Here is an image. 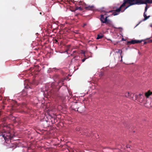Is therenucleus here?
<instances>
[{"label": "nucleus", "instance_id": "1", "mask_svg": "<svg viewBox=\"0 0 152 152\" xmlns=\"http://www.w3.org/2000/svg\"><path fill=\"white\" fill-rule=\"evenodd\" d=\"M152 3V0H124V2L119 8L116 9L113 13L115 16L118 15L119 12L124 11L129 6L134 4H147Z\"/></svg>", "mask_w": 152, "mask_h": 152}, {"label": "nucleus", "instance_id": "2", "mask_svg": "<svg viewBox=\"0 0 152 152\" xmlns=\"http://www.w3.org/2000/svg\"><path fill=\"white\" fill-rule=\"evenodd\" d=\"M0 136H2L6 143H9L12 137L9 131H6L4 130L0 131Z\"/></svg>", "mask_w": 152, "mask_h": 152}, {"label": "nucleus", "instance_id": "3", "mask_svg": "<svg viewBox=\"0 0 152 152\" xmlns=\"http://www.w3.org/2000/svg\"><path fill=\"white\" fill-rule=\"evenodd\" d=\"M145 96V97L142 94H140L139 95L137 96V100L139 102L142 103L145 106L147 104V102L148 101V99Z\"/></svg>", "mask_w": 152, "mask_h": 152}, {"label": "nucleus", "instance_id": "4", "mask_svg": "<svg viewBox=\"0 0 152 152\" xmlns=\"http://www.w3.org/2000/svg\"><path fill=\"white\" fill-rule=\"evenodd\" d=\"M152 94V92L148 91L146 92L145 94V96L148 99V101L147 102V104L145 106L147 107H152V98H149L150 96Z\"/></svg>", "mask_w": 152, "mask_h": 152}, {"label": "nucleus", "instance_id": "5", "mask_svg": "<svg viewBox=\"0 0 152 152\" xmlns=\"http://www.w3.org/2000/svg\"><path fill=\"white\" fill-rule=\"evenodd\" d=\"M125 96L126 97L132 99L134 100H135L137 99V95H134V94L131 93L129 92H128L126 93Z\"/></svg>", "mask_w": 152, "mask_h": 152}, {"label": "nucleus", "instance_id": "6", "mask_svg": "<svg viewBox=\"0 0 152 152\" xmlns=\"http://www.w3.org/2000/svg\"><path fill=\"white\" fill-rule=\"evenodd\" d=\"M147 9H148V7H147V5H146L145 7L144 12V14H143V16L144 18V19H143V20H144V21L147 20V19L149 18L150 17V15H149L148 16H147V14H146V12L147 11Z\"/></svg>", "mask_w": 152, "mask_h": 152}, {"label": "nucleus", "instance_id": "7", "mask_svg": "<svg viewBox=\"0 0 152 152\" xmlns=\"http://www.w3.org/2000/svg\"><path fill=\"white\" fill-rule=\"evenodd\" d=\"M108 17L106 16L105 18H104V15H101V18H100V20L103 23H106L107 22V18Z\"/></svg>", "mask_w": 152, "mask_h": 152}, {"label": "nucleus", "instance_id": "8", "mask_svg": "<svg viewBox=\"0 0 152 152\" xmlns=\"http://www.w3.org/2000/svg\"><path fill=\"white\" fill-rule=\"evenodd\" d=\"M105 23L107 24L110 27H113L114 28H117L114 27V26L112 21L109 20H107V22Z\"/></svg>", "mask_w": 152, "mask_h": 152}, {"label": "nucleus", "instance_id": "9", "mask_svg": "<svg viewBox=\"0 0 152 152\" xmlns=\"http://www.w3.org/2000/svg\"><path fill=\"white\" fill-rule=\"evenodd\" d=\"M77 105L78 104L77 103H75L73 105V107H72V109L75 110V111H78V109L79 108V107H77L76 108H75V107H77Z\"/></svg>", "mask_w": 152, "mask_h": 152}, {"label": "nucleus", "instance_id": "10", "mask_svg": "<svg viewBox=\"0 0 152 152\" xmlns=\"http://www.w3.org/2000/svg\"><path fill=\"white\" fill-rule=\"evenodd\" d=\"M94 8V7L93 5L91 6H89L88 7H85L86 9L90 10H93Z\"/></svg>", "mask_w": 152, "mask_h": 152}, {"label": "nucleus", "instance_id": "11", "mask_svg": "<svg viewBox=\"0 0 152 152\" xmlns=\"http://www.w3.org/2000/svg\"><path fill=\"white\" fill-rule=\"evenodd\" d=\"M129 42L132 44H134L136 43V40H132Z\"/></svg>", "mask_w": 152, "mask_h": 152}, {"label": "nucleus", "instance_id": "12", "mask_svg": "<svg viewBox=\"0 0 152 152\" xmlns=\"http://www.w3.org/2000/svg\"><path fill=\"white\" fill-rule=\"evenodd\" d=\"M103 37V36L102 35H98L96 39H99L102 38Z\"/></svg>", "mask_w": 152, "mask_h": 152}, {"label": "nucleus", "instance_id": "13", "mask_svg": "<svg viewBox=\"0 0 152 152\" xmlns=\"http://www.w3.org/2000/svg\"><path fill=\"white\" fill-rule=\"evenodd\" d=\"M116 53H119L120 55H121L122 53V51L120 50H118V51H116Z\"/></svg>", "mask_w": 152, "mask_h": 152}, {"label": "nucleus", "instance_id": "14", "mask_svg": "<svg viewBox=\"0 0 152 152\" xmlns=\"http://www.w3.org/2000/svg\"><path fill=\"white\" fill-rule=\"evenodd\" d=\"M142 41V40H136V43H139L141 42Z\"/></svg>", "mask_w": 152, "mask_h": 152}, {"label": "nucleus", "instance_id": "15", "mask_svg": "<svg viewBox=\"0 0 152 152\" xmlns=\"http://www.w3.org/2000/svg\"><path fill=\"white\" fill-rule=\"evenodd\" d=\"M103 75V73L102 72H100V74H99V75L101 76H102Z\"/></svg>", "mask_w": 152, "mask_h": 152}, {"label": "nucleus", "instance_id": "16", "mask_svg": "<svg viewBox=\"0 0 152 152\" xmlns=\"http://www.w3.org/2000/svg\"><path fill=\"white\" fill-rule=\"evenodd\" d=\"M53 70L54 71H56L57 70H58V69L56 68H54L53 69Z\"/></svg>", "mask_w": 152, "mask_h": 152}, {"label": "nucleus", "instance_id": "17", "mask_svg": "<svg viewBox=\"0 0 152 152\" xmlns=\"http://www.w3.org/2000/svg\"><path fill=\"white\" fill-rule=\"evenodd\" d=\"M76 130L77 131H79L80 130V128L79 127H77L76 129Z\"/></svg>", "mask_w": 152, "mask_h": 152}, {"label": "nucleus", "instance_id": "18", "mask_svg": "<svg viewBox=\"0 0 152 152\" xmlns=\"http://www.w3.org/2000/svg\"><path fill=\"white\" fill-rule=\"evenodd\" d=\"M86 58H84L82 60V61L83 62H84L86 60Z\"/></svg>", "mask_w": 152, "mask_h": 152}, {"label": "nucleus", "instance_id": "19", "mask_svg": "<svg viewBox=\"0 0 152 152\" xmlns=\"http://www.w3.org/2000/svg\"><path fill=\"white\" fill-rule=\"evenodd\" d=\"M127 148H130V146L129 145H127L126 146Z\"/></svg>", "mask_w": 152, "mask_h": 152}, {"label": "nucleus", "instance_id": "20", "mask_svg": "<svg viewBox=\"0 0 152 152\" xmlns=\"http://www.w3.org/2000/svg\"><path fill=\"white\" fill-rule=\"evenodd\" d=\"M120 55H121V59H122V58H123V56L121 55V54Z\"/></svg>", "mask_w": 152, "mask_h": 152}, {"label": "nucleus", "instance_id": "21", "mask_svg": "<svg viewBox=\"0 0 152 152\" xmlns=\"http://www.w3.org/2000/svg\"><path fill=\"white\" fill-rule=\"evenodd\" d=\"M28 87L25 86V88H28Z\"/></svg>", "mask_w": 152, "mask_h": 152}, {"label": "nucleus", "instance_id": "22", "mask_svg": "<svg viewBox=\"0 0 152 152\" xmlns=\"http://www.w3.org/2000/svg\"><path fill=\"white\" fill-rule=\"evenodd\" d=\"M138 53H139V54H140V52H138Z\"/></svg>", "mask_w": 152, "mask_h": 152}, {"label": "nucleus", "instance_id": "23", "mask_svg": "<svg viewBox=\"0 0 152 152\" xmlns=\"http://www.w3.org/2000/svg\"><path fill=\"white\" fill-rule=\"evenodd\" d=\"M83 54H85V52H83Z\"/></svg>", "mask_w": 152, "mask_h": 152}, {"label": "nucleus", "instance_id": "24", "mask_svg": "<svg viewBox=\"0 0 152 152\" xmlns=\"http://www.w3.org/2000/svg\"><path fill=\"white\" fill-rule=\"evenodd\" d=\"M122 61V59H121V61Z\"/></svg>", "mask_w": 152, "mask_h": 152}, {"label": "nucleus", "instance_id": "25", "mask_svg": "<svg viewBox=\"0 0 152 152\" xmlns=\"http://www.w3.org/2000/svg\"><path fill=\"white\" fill-rule=\"evenodd\" d=\"M138 24H137V25H136V26L135 27H136V26H137L138 25Z\"/></svg>", "mask_w": 152, "mask_h": 152}, {"label": "nucleus", "instance_id": "26", "mask_svg": "<svg viewBox=\"0 0 152 152\" xmlns=\"http://www.w3.org/2000/svg\"><path fill=\"white\" fill-rule=\"evenodd\" d=\"M86 25V24H84V26H85V25Z\"/></svg>", "mask_w": 152, "mask_h": 152}, {"label": "nucleus", "instance_id": "27", "mask_svg": "<svg viewBox=\"0 0 152 152\" xmlns=\"http://www.w3.org/2000/svg\"><path fill=\"white\" fill-rule=\"evenodd\" d=\"M40 14H41V12H40Z\"/></svg>", "mask_w": 152, "mask_h": 152}, {"label": "nucleus", "instance_id": "28", "mask_svg": "<svg viewBox=\"0 0 152 152\" xmlns=\"http://www.w3.org/2000/svg\"><path fill=\"white\" fill-rule=\"evenodd\" d=\"M146 43V42H144V44H145Z\"/></svg>", "mask_w": 152, "mask_h": 152}, {"label": "nucleus", "instance_id": "29", "mask_svg": "<svg viewBox=\"0 0 152 152\" xmlns=\"http://www.w3.org/2000/svg\"><path fill=\"white\" fill-rule=\"evenodd\" d=\"M73 52H74V53L75 52V51H73Z\"/></svg>", "mask_w": 152, "mask_h": 152}, {"label": "nucleus", "instance_id": "30", "mask_svg": "<svg viewBox=\"0 0 152 152\" xmlns=\"http://www.w3.org/2000/svg\"><path fill=\"white\" fill-rule=\"evenodd\" d=\"M79 9H80V7H79Z\"/></svg>", "mask_w": 152, "mask_h": 152}]
</instances>
